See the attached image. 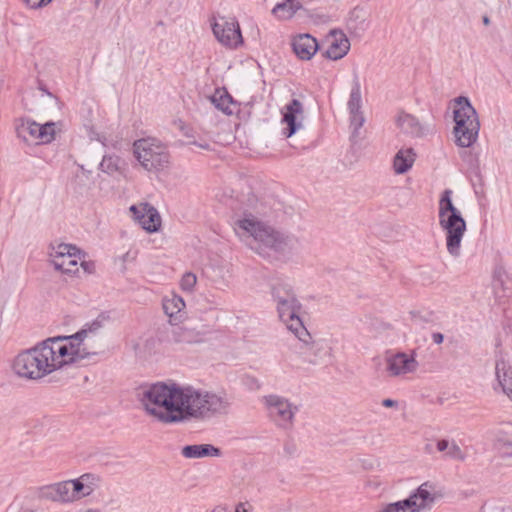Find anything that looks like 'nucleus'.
I'll list each match as a JSON object with an SVG mask.
<instances>
[{"instance_id":"nucleus-1","label":"nucleus","mask_w":512,"mask_h":512,"mask_svg":"<svg viewBox=\"0 0 512 512\" xmlns=\"http://www.w3.org/2000/svg\"><path fill=\"white\" fill-rule=\"evenodd\" d=\"M138 399L145 412L162 424L207 420L227 414L229 399L192 385L157 382L142 387Z\"/></svg>"},{"instance_id":"nucleus-2","label":"nucleus","mask_w":512,"mask_h":512,"mask_svg":"<svg viewBox=\"0 0 512 512\" xmlns=\"http://www.w3.org/2000/svg\"><path fill=\"white\" fill-rule=\"evenodd\" d=\"M93 322L71 336L48 338L21 350L11 361L12 373L21 380L39 381L67 365L89 359L97 354L94 336L100 329Z\"/></svg>"},{"instance_id":"nucleus-3","label":"nucleus","mask_w":512,"mask_h":512,"mask_svg":"<svg viewBox=\"0 0 512 512\" xmlns=\"http://www.w3.org/2000/svg\"><path fill=\"white\" fill-rule=\"evenodd\" d=\"M234 229L240 237L250 239V247L261 255L270 251L287 254L299 246L296 237L276 230L247 210L235 221Z\"/></svg>"},{"instance_id":"nucleus-4","label":"nucleus","mask_w":512,"mask_h":512,"mask_svg":"<svg viewBox=\"0 0 512 512\" xmlns=\"http://www.w3.org/2000/svg\"><path fill=\"white\" fill-rule=\"evenodd\" d=\"M272 295L276 302L280 320L286 325L298 340L293 345L295 352L302 356L303 363L316 364V360L310 357L314 345L311 343V336L299 317L301 304L294 292L287 284L279 283L272 289Z\"/></svg>"},{"instance_id":"nucleus-5","label":"nucleus","mask_w":512,"mask_h":512,"mask_svg":"<svg viewBox=\"0 0 512 512\" xmlns=\"http://www.w3.org/2000/svg\"><path fill=\"white\" fill-rule=\"evenodd\" d=\"M452 190L442 192L438 203V220L445 234L447 252L454 258L461 255L462 240L467 230L466 221L452 201Z\"/></svg>"},{"instance_id":"nucleus-6","label":"nucleus","mask_w":512,"mask_h":512,"mask_svg":"<svg viewBox=\"0 0 512 512\" xmlns=\"http://www.w3.org/2000/svg\"><path fill=\"white\" fill-rule=\"evenodd\" d=\"M454 136L459 147L469 148L478 139L480 122L469 99L463 96L454 100Z\"/></svg>"},{"instance_id":"nucleus-7","label":"nucleus","mask_w":512,"mask_h":512,"mask_svg":"<svg viewBox=\"0 0 512 512\" xmlns=\"http://www.w3.org/2000/svg\"><path fill=\"white\" fill-rule=\"evenodd\" d=\"M133 152L137 161L148 172H159L170 165V153L166 145L156 138L136 140Z\"/></svg>"},{"instance_id":"nucleus-8","label":"nucleus","mask_w":512,"mask_h":512,"mask_svg":"<svg viewBox=\"0 0 512 512\" xmlns=\"http://www.w3.org/2000/svg\"><path fill=\"white\" fill-rule=\"evenodd\" d=\"M261 402L267 417L277 427L286 430L293 427L299 409L290 399L278 394H268L262 397Z\"/></svg>"},{"instance_id":"nucleus-9","label":"nucleus","mask_w":512,"mask_h":512,"mask_svg":"<svg viewBox=\"0 0 512 512\" xmlns=\"http://www.w3.org/2000/svg\"><path fill=\"white\" fill-rule=\"evenodd\" d=\"M384 362L385 373L389 378L408 379L419 369L417 352L415 350L387 353Z\"/></svg>"},{"instance_id":"nucleus-10","label":"nucleus","mask_w":512,"mask_h":512,"mask_svg":"<svg viewBox=\"0 0 512 512\" xmlns=\"http://www.w3.org/2000/svg\"><path fill=\"white\" fill-rule=\"evenodd\" d=\"M49 256L56 270L74 276L79 271V261L86 258V253L75 245L59 243L51 247Z\"/></svg>"},{"instance_id":"nucleus-11","label":"nucleus","mask_w":512,"mask_h":512,"mask_svg":"<svg viewBox=\"0 0 512 512\" xmlns=\"http://www.w3.org/2000/svg\"><path fill=\"white\" fill-rule=\"evenodd\" d=\"M16 133L29 145L45 144L54 139L55 124L48 122L41 125L29 119H20L16 123Z\"/></svg>"},{"instance_id":"nucleus-12","label":"nucleus","mask_w":512,"mask_h":512,"mask_svg":"<svg viewBox=\"0 0 512 512\" xmlns=\"http://www.w3.org/2000/svg\"><path fill=\"white\" fill-rule=\"evenodd\" d=\"M282 134L286 138L292 137L304 129L305 111L303 103L296 98L291 99L281 109Z\"/></svg>"},{"instance_id":"nucleus-13","label":"nucleus","mask_w":512,"mask_h":512,"mask_svg":"<svg viewBox=\"0 0 512 512\" xmlns=\"http://www.w3.org/2000/svg\"><path fill=\"white\" fill-rule=\"evenodd\" d=\"M213 34L225 47L237 48L243 43L239 23L234 18L220 17L212 23Z\"/></svg>"},{"instance_id":"nucleus-14","label":"nucleus","mask_w":512,"mask_h":512,"mask_svg":"<svg viewBox=\"0 0 512 512\" xmlns=\"http://www.w3.org/2000/svg\"><path fill=\"white\" fill-rule=\"evenodd\" d=\"M437 487L430 483H422L409 497L405 498L413 512H422L430 509L440 497Z\"/></svg>"},{"instance_id":"nucleus-15","label":"nucleus","mask_w":512,"mask_h":512,"mask_svg":"<svg viewBox=\"0 0 512 512\" xmlns=\"http://www.w3.org/2000/svg\"><path fill=\"white\" fill-rule=\"evenodd\" d=\"M133 219L147 232H156L161 227V217L157 209L147 202L129 208Z\"/></svg>"},{"instance_id":"nucleus-16","label":"nucleus","mask_w":512,"mask_h":512,"mask_svg":"<svg viewBox=\"0 0 512 512\" xmlns=\"http://www.w3.org/2000/svg\"><path fill=\"white\" fill-rule=\"evenodd\" d=\"M42 499L60 503H73L78 501L74 491L72 480L61 481L51 485L43 486L39 491Z\"/></svg>"},{"instance_id":"nucleus-17","label":"nucleus","mask_w":512,"mask_h":512,"mask_svg":"<svg viewBox=\"0 0 512 512\" xmlns=\"http://www.w3.org/2000/svg\"><path fill=\"white\" fill-rule=\"evenodd\" d=\"M349 115H350V126L353 129V136L358 134L359 129L363 126L365 118L362 108V97L361 87L359 81L356 79L353 83V87L350 92L349 100L347 103Z\"/></svg>"},{"instance_id":"nucleus-18","label":"nucleus","mask_w":512,"mask_h":512,"mask_svg":"<svg viewBox=\"0 0 512 512\" xmlns=\"http://www.w3.org/2000/svg\"><path fill=\"white\" fill-rule=\"evenodd\" d=\"M74 491L78 500L92 495L102 485V478L93 473H86L76 479H72Z\"/></svg>"},{"instance_id":"nucleus-19","label":"nucleus","mask_w":512,"mask_h":512,"mask_svg":"<svg viewBox=\"0 0 512 512\" xmlns=\"http://www.w3.org/2000/svg\"><path fill=\"white\" fill-rule=\"evenodd\" d=\"M350 50V41L342 31L333 30L329 34V47L325 52L327 58L339 60Z\"/></svg>"},{"instance_id":"nucleus-20","label":"nucleus","mask_w":512,"mask_h":512,"mask_svg":"<svg viewBox=\"0 0 512 512\" xmlns=\"http://www.w3.org/2000/svg\"><path fill=\"white\" fill-rule=\"evenodd\" d=\"M292 47L294 53L301 60H310L319 49L318 42L310 34H300L293 38Z\"/></svg>"},{"instance_id":"nucleus-21","label":"nucleus","mask_w":512,"mask_h":512,"mask_svg":"<svg viewBox=\"0 0 512 512\" xmlns=\"http://www.w3.org/2000/svg\"><path fill=\"white\" fill-rule=\"evenodd\" d=\"M396 125L404 134L412 137H422L425 135L424 126L411 114L400 112L396 118Z\"/></svg>"},{"instance_id":"nucleus-22","label":"nucleus","mask_w":512,"mask_h":512,"mask_svg":"<svg viewBox=\"0 0 512 512\" xmlns=\"http://www.w3.org/2000/svg\"><path fill=\"white\" fill-rule=\"evenodd\" d=\"M221 454V450L212 444L186 445L181 449V455L187 459L220 457Z\"/></svg>"},{"instance_id":"nucleus-23","label":"nucleus","mask_w":512,"mask_h":512,"mask_svg":"<svg viewBox=\"0 0 512 512\" xmlns=\"http://www.w3.org/2000/svg\"><path fill=\"white\" fill-rule=\"evenodd\" d=\"M206 278L211 285L220 291H226L230 288V271L225 266H211L205 272Z\"/></svg>"},{"instance_id":"nucleus-24","label":"nucleus","mask_w":512,"mask_h":512,"mask_svg":"<svg viewBox=\"0 0 512 512\" xmlns=\"http://www.w3.org/2000/svg\"><path fill=\"white\" fill-rule=\"evenodd\" d=\"M213 105L226 115H233L238 111V104L226 89H216L210 97Z\"/></svg>"},{"instance_id":"nucleus-25","label":"nucleus","mask_w":512,"mask_h":512,"mask_svg":"<svg viewBox=\"0 0 512 512\" xmlns=\"http://www.w3.org/2000/svg\"><path fill=\"white\" fill-rule=\"evenodd\" d=\"M416 159V153L413 148H401L393 159V170L395 174H404L408 172Z\"/></svg>"},{"instance_id":"nucleus-26","label":"nucleus","mask_w":512,"mask_h":512,"mask_svg":"<svg viewBox=\"0 0 512 512\" xmlns=\"http://www.w3.org/2000/svg\"><path fill=\"white\" fill-rule=\"evenodd\" d=\"M206 333L186 326H176L172 329V339L176 343H200Z\"/></svg>"},{"instance_id":"nucleus-27","label":"nucleus","mask_w":512,"mask_h":512,"mask_svg":"<svg viewBox=\"0 0 512 512\" xmlns=\"http://www.w3.org/2000/svg\"><path fill=\"white\" fill-rule=\"evenodd\" d=\"M185 306L183 298L176 294H171L163 299V310L170 318V321L173 319L175 321L179 320L182 317Z\"/></svg>"},{"instance_id":"nucleus-28","label":"nucleus","mask_w":512,"mask_h":512,"mask_svg":"<svg viewBox=\"0 0 512 512\" xmlns=\"http://www.w3.org/2000/svg\"><path fill=\"white\" fill-rule=\"evenodd\" d=\"M300 9L302 3L300 0H284L274 6L271 13L279 20L291 19Z\"/></svg>"},{"instance_id":"nucleus-29","label":"nucleus","mask_w":512,"mask_h":512,"mask_svg":"<svg viewBox=\"0 0 512 512\" xmlns=\"http://www.w3.org/2000/svg\"><path fill=\"white\" fill-rule=\"evenodd\" d=\"M93 184L94 179L92 172L84 169L83 166H81L73 179L74 188L80 193L87 192L92 188Z\"/></svg>"},{"instance_id":"nucleus-30","label":"nucleus","mask_w":512,"mask_h":512,"mask_svg":"<svg viewBox=\"0 0 512 512\" xmlns=\"http://www.w3.org/2000/svg\"><path fill=\"white\" fill-rule=\"evenodd\" d=\"M436 447L439 452L445 453L446 456L452 459L461 460L464 458L462 450L455 441L441 439L437 441Z\"/></svg>"},{"instance_id":"nucleus-31","label":"nucleus","mask_w":512,"mask_h":512,"mask_svg":"<svg viewBox=\"0 0 512 512\" xmlns=\"http://www.w3.org/2000/svg\"><path fill=\"white\" fill-rule=\"evenodd\" d=\"M495 370L501 387L512 383V366L508 362L504 359L497 360Z\"/></svg>"},{"instance_id":"nucleus-32","label":"nucleus","mask_w":512,"mask_h":512,"mask_svg":"<svg viewBox=\"0 0 512 512\" xmlns=\"http://www.w3.org/2000/svg\"><path fill=\"white\" fill-rule=\"evenodd\" d=\"M120 158L115 155H105L99 164V169L107 174H114L119 170Z\"/></svg>"},{"instance_id":"nucleus-33","label":"nucleus","mask_w":512,"mask_h":512,"mask_svg":"<svg viewBox=\"0 0 512 512\" xmlns=\"http://www.w3.org/2000/svg\"><path fill=\"white\" fill-rule=\"evenodd\" d=\"M376 512H413L405 499L383 504Z\"/></svg>"},{"instance_id":"nucleus-34","label":"nucleus","mask_w":512,"mask_h":512,"mask_svg":"<svg viewBox=\"0 0 512 512\" xmlns=\"http://www.w3.org/2000/svg\"><path fill=\"white\" fill-rule=\"evenodd\" d=\"M197 283V276L192 272L183 274L180 280V288L187 293H192Z\"/></svg>"},{"instance_id":"nucleus-35","label":"nucleus","mask_w":512,"mask_h":512,"mask_svg":"<svg viewBox=\"0 0 512 512\" xmlns=\"http://www.w3.org/2000/svg\"><path fill=\"white\" fill-rule=\"evenodd\" d=\"M512 441V423L501 424L495 434V442Z\"/></svg>"},{"instance_id":"nucleus-36","label":"nucleus","mask_w":512,"mask_h":512,"mask_svg":"<svg viewBox=\"0 0 512 512\" xmlns=\"http://www.w3.org/2000/svg\"><path fill=\"white\" fill-rule=\"evenodd\" d=\"M495 445L503 457H512V440L495 442Z\"/></svg>"},{"instance_id":"nucleus-37","label":"nucleus","mask_w":512,"mask_h":512,"mask_svg":"<svg viewBox=\"0 0 512 512\" xmlns=\"http://www.w3.org/2000/svg\"><path fill=\"white\" fill-rule=\"evenodd\" d=\"M51 1L52 0H24L25 4L32 9L44 7Z\"/></svg>"},{"instance_id":"nucleus-38","label":"nucleus","mask_w":512,"mask_h":512,"mask_svg":"<svg viewBox=\"0 0 512 512\" xmlns=\"http://www.w3.org/2000/svg\"><path fill=\"white\" fill-rule=\"evenodd\" d=\"M79 264L86 273H92L94 271V264L92 262H87L83 259L79 261Z\"/></svg>"},{"instance_id":"nucleus-39","label":"nucleus","mask_w":512,"mask_h":512,"mask_svg":"<svg viewBox=\"0 0 512 512\" xmlns=\"http://www.w3.org/2000/svg\"><path fill=\"white\" fill-rule=\"evenodd\" d=\"M251 505L248 503L240 502L235 507V512H250Z\"/></svg>"},{"instance_id":"nucleus-40","label":"nucleus","mask_w":512,"mask_h":512,"mask_svg":"<svg viewBox=\"0 0 512 512\" xmlns=\"http://www.w3.org/2000/svg\"><path fill=\"white\" fill-rule=\"evenodd\" d=\"M431 338H432V341L437 344V345H440L443 343L444 341V335L440 332H434L432 333L431 335Z\"/></svg>"},{"instance_id":"nucleus-41","label":"nucleus","mask_w":512,"mask_h":512,"mask_svg":"<svg viewBox=\"0 0 512 512\" xmlns=\"http://www.w3.org/2000/svg\"><path fill=\"white\" fill-rule=\"evenodd\" d=\"M382 405L387 408H393V407H397L398 402L393 399H384L382 401Z\"/></svg>"},{"instance_id":"nucleus-42","label":"nucleus","mask_w":512,"mask_h":512,"mask_svg":"<svg viewBox=\"0 0 512 512\" xmlns=\"http://www.w3.org/2000/svg\"><path fill=\"white\" fill-rule=\"evenodd\" d=\"M505 395L512 401V383L502 386Z\"/></svg>"},{"instance_id":"nucleus-43","label":"nucleus","mask_w":512,"mask_h":512,"mask_svg":"<svg viewBox=\"0 0 512 512\" xmlns=\"http://www.w3.org/2000/svg\"><path fill=\"white\" fill-rule=\"evenodd\" d=\"M189 144L191 145H195L201 149H204V150H208L209 149V144L204 142V143H198L196 141H193V142H190Z\"/></svg>"},{"instance_id":"nucleus-44","label":"nucleus","mask_w":512,"mask_h":512,"mask_svg":"<svg viewBox=\"0 0 512 512\" xmlns=\"http://www.w3.org/2000/svg\"><path fill=\"white\" fill-rule=\"evenodd\" d=\"M501 275H502V272H501V271H497V272L495 273V286H496L497 284L502 285V283H503V282H502V279H501Z\"/></svg>"},{"instance_id":"nucleus-45","label":"nucleus","mask_w":512,"mask_h":512,"mask_svg":"<svg viewBox=\"0 0 512 512\" xmlns=\"http://www.w3.org/2000/svg\"><path fill=\"white\" fill-rule=\"evenodd\" d=\"M256 204H257V199L254 196H252L248 199V204H247L248 207L254 208L256 206Z\"/></svg>"},{"instance_id":"nucleus-46","label":"nucleus","mask_w":512,"mask_h":512,"mask_svg":"<svg viewBox=\"0 0 512 512\" xmlns=\"http://www.w3.org/2000/svg\"><path fill=\"white\" fill-rule=\"evenodd\" d=\"M482 22L485 26H489L490 25V18L487 16V15H484L482 17Z\"/></svg>"},{"instance_id":"nucleus-47","label":"nucleus","mask_w":512,"mask_h":512,"mask_svg":"<svg viewBox=\"0 0 512 512\" xmlns=\"http://www.w3.org/2000/svg\"><path fill=\"white\" fill-rule=\"evenodd\" d=\"M100 1H101V0H95V4H96V6H98V5H99Z\"/></svg>"},{"instance_id":"nucleus-48","label":"nucleus","mask_w":512,"mask_h":512,"mask_svg":"<svg viewBox=\"0 0 512 512\" xmlns=\"http://www.w3.org/2000/svg\"><path fill=\"white\" fill-rule=\"evenodd\" d=\"M356 12H361V10L354 9L353 13H356Z\"/></svg>"}]
</instances>
